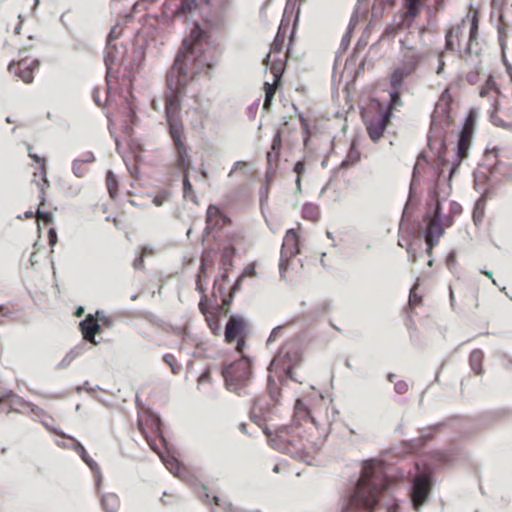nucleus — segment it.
I'll return each mask as SVG.
<instances>
[{"instance_id": "nucleus-1", "label": "nucleus", "mask_w": 512, "mask_h": 512, "mask_svg": "<svg viewBox=\"0 0 512 512\" xmlns=\"http://www.w3.org/2000/svg\"><path fill=\"white\" fill-rule=\"evenodd\" d=\"M197 44L189 40L183 41V49L179 51L175 62L166 77L169 94L165 96V119L175 154V165L187 170L191 164L186 145V134L180 117L181 95L189 82L190 75L200 72V60L195 57Z\"/></svg>"}, {"instance_id": "nucleus-2", "label": "nucleus", "mask_w": 512, "mask_h": 512, "mask_svg": "<svg viewBox=\"0 0 512 512\" xmlns=\"http://www.w3.org/2000/svg\"><path fill=\"white\" fill-rule=\"evenodd\" d=\"M270 441L275 449L303 460L317 452L323 443L319 435L307 429L301 421L295 420V415L293 423L278 429Z\"/></svg>"}, {"instance_id": "nucleus-3", "label": "nucleus", "mask_w": 512, "mask_h": 512, "mask_svg": "<svg viewBox=\"0 0 512 512\" xmlns=\"http://www.w3.org/2000/svg\"><path fill=\"white\" fill-rule=\"evenodd\" d=\"M336 413L332 401L324 397L313 399L308 405L298 399L294 406L295 420L301 421L307 429L319 435L321 441L328 435Z\"/></svg>"}, {"instance_id": "nucleus-4", "label": "nucleus", "mask_w": 512, "mask_h": 512, "mask_svg": "<svg viewBox=\"0 0 512 512\" xmlns=\"http://www.w3.org/2000/svg\"><path fill=\"white\" fill-rule=\"evenodd\" d=\"M387 488L382 470L373 461L365 463L357 483L353 501L365 509H373L379 500L380 493Z\"/></svg>"}, {"instance_id": "nucleus-5", "label": "nucleus", "mask_w": 512, "mask_h": 512, "mask_svg": "<svg viewBox=\"0 0 512 512\" xmlns=\"http://www.w3.org/2000/svg\"><path fill=\"white\" fill-rule=\"evenodd\" d=\"M294 35V27H291L290 19L283 17L279 25L277 34L269 53L263 60V64L269 67L273 76H275V82H278L286 67L288 59L289 48L284 49L286 46V39L289 37L290 41Z\"/></svg>"}, {"instance_id": "nucleus-6", "label": "nucleus", "mask_w": 512, "mask_h": 512, "mask_svg": "<svg viewBox=\"0 0 512 512\" xmlns=\"http://www.w3.org/2000/svg\"><path fill=\"white\" fill-rule=\"evenodd\" d=\"M411 35L412 33H408L404 39L400 40L401 60L390 75V86L392 88H400L404 80L414 74L425 59L424 53L410 44L409 37Z\"/></svg>"}, {"instance_id": "nucleus-7", "label": "nucleus", "mask_w": 512, "mask_h": 512, "mask_svg": "<svg viewBox=\"0 0 512 512\" xmlns=\"http://www.w3.org/2000/svg\"><path fill=\"white\" fill-rule=\"evenodd\" d=\"M478 34V18L473 16L470 29L468 42L462 46V42L466 39V23L462 20L459 23L451 24L445 31V50L457 51L459 53L470 54L471 43L474 41Z\"/></svg>"}, {"instance_id": "nucleus-8", "label": "nucleus", "mask_w": 512, "mask_h": 512, "mask_svg": "<svg viewBox=\"0 0 512 512\" xmlns=\"http://www.w3.org/2000/svg\"><path fill=\"white\" fill-rule=\"evenodd\" d=\"M415 468V475L410 476L411 489L409 495L413 509L419 511L430 497L433 487V475L429 467L421 469L420 465L416 463Z\"/></svg>"}, {"instance_id": "nucleus-9", "label": "nucleus", "mask_w": 512, "mask_h": 512, "mask_svg": "<svg viewBox=\"0 0 512 512\" xmlns=\"http://www.w3.org/2000/svg\"><path fill=\"white\" fill-rule=\"evenodd\" d=\"M302 361V354L297 341H288L281 346L272 359L270 371L284 373L287 377L293 378V369Z\"/></svg>"}, {"instance_id": "nucleus-10", "label": "nucleus", "mask_w": 512, "mask_h": 512, "mask_svg": "<svg viewBox=\"0 0 512 512\" xmlns=\"http://www.w3.org/2000/svg\"><path fill=\"white\" fill-rule=\"evenodd\" d=\"M137 426L149 447L159 454L165 442L159 417L153 413L144 412L138 417Z\"/></svg>"}, {"instance_id": "nucleus-11", "label": "nucleus", "mask_w": 512, "mask_h": 512, "mask_svg": "<svg viewBox=\"0 0 512 512\" xmlns=\"http://www.w3.org/2000/svg\"><path fill=\"white\" fill-rule=\"evenodd\" d=\"M251 363L249 359L242 355L241 359L227 365L223 369L228 389L239 394V389L245 387L251 378Z\"/></svg>"}, {"instance_id": "nucleus-12", "label": "nucleus", "mask_w": 512, "mask_h": 512, "mask_svg": "<svg viewBox=\"0 0 512 512\" xmlns=\"http://www.w3.org/2000/svg\"><path fill=\"white\" fill-rule=\"evenodd\" d=\"M428 0H403L400 21L386 27L382 38H393L402 29H409Z\"/></svg>"}, {"instance_id": "nucleus-13", "label": "nucleus", "mask_w": 512, "mask_h": 512, "mask_svg": "<svg viewBox=\"0 0 512 512\" xmlns=\"http://www.w3.org/2000/svg\"><path fill=\"white\" fill-rule=\"evenodd\" d=\"M500 95L499 88L497 87L492 76H489L485 85L481 87L479 96L481 98H488L490 102L491 119L493 123L499 127L511 128L512 122L505 121L501 116V111L498 107V98Z\"/></svg>"}, {"instance_id": "nucleus-14", "label": "nucleus", "mask_w": 512, "mask_h": 512, "mask_svg": "<svg viewBox=\"0 0 512 512\" xmlns=\"http://www.w3.org/2000/svg\"><path fill=\"white\" fill-rule=\"evenodd\" d=\"M425 221H427V228L425 233V241H437L444 234L445 227H450L453 224V220L450 216H442L441 204L437 199L435 209L432 216L426 215Z\"/></svg>"}, {"instance_id": "nucleus-15", "label": "nucleus", "mask_w": 512, "mask_h": 512, "mask_svg": "<svg viewBox=\"0 0 512 512\" xmlns=\"http://www.w3.org/2000/svg\"><path fill=\"white\" fill-rule=\"evenodd\" d=\"M39 68V61L31 57H23L16 61H11L8 65V72L23 81L31 84L34 80V72Z\"/></svg>"}, {"instance_id": "nucleus-16", "label": "nucleus", "mask_w": 512, "mask_h": 512, "mask_svg": "<svg viewBox=\"0 0 512 512\" xmlns=\"http://www.w3.org/2000/svg\"><path fill=\"white\" fill-rule=\"evenodd\" d=\"M299 253V236L294 229H289L283 239L279 272L282 278L288 269L290 259Z\"/></svg>"}, {"instance_id": "nucleus-17", "label": "nucleus", "mask_w": 512, "mask_h": 512, "mask_svg": "<svg viewBox=\"0 0 512 512\" xmlns=\"http://www.w3.org/2000/svg\"><path fill=\"white\" fill-rule=\"evenodd\" d=\"M390 112L378 111L365 117L367 133L373 142L379 141L390 124Z\"/></svg>"}, {"instance_id": "nucleus-18", "label": "nucleus", "mask_w": 512, "mask_h": 512, "mask_svg": "<svg viewBox=\"0 0 512 512\" xmlns=\"http://www.w3.org/2000/svg\"><path fill=\"white\" fill-rule=\"evenodd\" d=\"M245 338V322L241 318L231 317L225 328V342H236V351L242 355L245 346Z\"/></svg>"}, {"instance_id": "nucleus-19", "label": "nucleus", "mask_w": 512, "mask_h": 512, "mask_svg": "<svg viewBox=\"0 0 512 512\" xmlns=\"http://www.w3.org/2000/svg\"><path fill=\"white\" fill-rule=\"evenodd\" d=\"M475 124L476 114L474 111H470L459 135V140L457 144V156L459 160L465 159L468 155V150L471 146Z\"/></svg>"}, {"instance_id": "nucleus-20", "label": "nucleus", "mask_w": 512, "mask_h": 512, "mask_svg": "<svg viewBox=\"0 0 512 512\" xmlns=\"http://www.w3.org/2000/svg\"><path fill=\"white\" fill-rule=\"evenodd\" d=\"M4 404H8L7 409H3V412L9 414L12 411H20V409L28 408L29 402L24 400L22 397L14 393L13 391L4 392L0 396V409Z\"/></svg>"}, {"instance_id": "nucleus-21", "label": "nucleus", "mask_w": 512, "mask_h": 512, "mask_svg": "<svg viewBox=\"0 0 512 512\" xmlns=\"http://www.w3.org/2000/svg\"><path fill=\"white\" fill-rule=\"evenodd\" d=\"M79 327L83 339L96 345L95 335L100 331V325L97 319L92 314H88L85 319L80 322Z\"/></svg>"}, {"instance_id": "nucleus-22", "label": "nucleus", "mask_w": 512, "mask_h": 512, "mask_svg": "<svg viewBox=\"0 0 512 512\" xmlns=\"http://www.w3.org/2000/svg\"><path fill=\"white\" fill-rule=\"evenodd\" d=\"M199 310L205 316V320L214 335L220 332V321L216 312L210 310L208 298L206 295L201 296L199 302Z\"/></svg>"}, {"instance_id": "nucleus-23", "label": "nucleus", "mask_w": 512, "mask_h": 512, "mask_svg": "<svg viewBox=\"0 0 512 512\" xmlns=\"http://www.w3.org/2000/svg\"><path fill=\"white\" fill-rule=\"evenodd\" d=\"M282 149V134L278 130L272 141L270 151L267 152V162L270 167L277 165L279 162L280 151Z\"/></svg>"}, {"instance_id": "nucleus-24", "label": "nucleus", "mask_w": 512, "mask_h": 512, "mask_svg": "<svg viewBox=\"0 0 512 512\" xmlns=\"http://www.w3.org/2000/svg\"><path fill=\"white\" fill-rule=\"evenodd\" d=\"M361 160V152L357 147V143L355 140L352 141L350 149L345 157V159L342 161L340 167L341 168H348L351 166L356 165Z\"/></svg>"}, {"instance_id": "nucleus-25", "label": "nucleus", "mask_w": 512, "mask_h": 512, "mask_svg": "<svg viewBox=\"0 0 512 512\" xmlns=\"http://www.w3.org/2000/svg\"><path fill=\"white\" fill-rule=\"evenodd\" d=\"M484 354L480 349H475L470 353L469 364L471 369L477 375H481L484 372L483 369Z\"/></svg>"}, {"instance_id": "nucleus-26", "label": "nucleus", "mask_w": 512, "mask_h": 512, "mask_svg": "<svg viewBox=\"0 0 512 512\" xmlns=\"http://www.w3.org/2000/svg\"><path fill=\"white\" fill-rule=\"evenodd\" d=\"M281 79L278 82H275V76H273V82L264 83V91H265V99L263 103V109L268 111L271 107L272 100L274 98L275 92L277 88L280 86Z\"/></svg>"}, {"instance_id": "nucleus-27", "label": "nucleus", "mask_w": 512, "mask_h": 512, "mask_svg": "<svg viewBox=\"0 0 512 512\" xmlns=\"http://www.w3.org/2000/svg\"><path fill=\"white\" fill-rule=\"evenodd\" d=\"M16 490L17 484L11 477L0 475V496H13Z\"/></svg>"}, {"instance_id": "nucleus-28", "label": "nucleus", "mask_w": 512, "mask_h": 512, "mask_svg": "<svg viewBox=\"0 0 512 512\" xmlns=\"http://www.w3.org/2000/svg\"><path fill=\"white\" fill-rule=\"evenodd\" d=\"M28 155L32 160H34L36 163L39 164L38 169H40V175H41V181L39 182V185L41 187L47 186L48 179H47L46 159L44 157H40L37 154L33 153L31 147H28Z\"/></svg>"}, {"instance_id": "nucleus-29", "label": "nucleus", "mask_w": 512, "mask_h": 512, "mask_svg": "<svg viewBox=\"0 0 512 512\" xmlns=\"http://www.w3.org/2000/svg\"><path fill=\"white\" fill-rule=\"evenodd\" d=\"M102 507L106 512H117L120 507L119 497L114 493H108L102 497Z\"/></svg>"}, {"instance_id": "nucleus-30", "label": "nucleus", "mask_w": 512, "mask_h": 512, "mask_svg": "<svg viewBox=\"0 0 512 512\" xmlns=\"http://www.w3.org/2000/svg\"><path fill=\"white\" fill-rule=\"evenodd\" d=\"M302 217L311 222H317L320 218L319 206L313 203H307L302 208Z\"/></svg>"}, {"instance_id": "nucleus-31", "label": "nucleus", "mask_w": 512, "mask_h": 512, "mask_svg": "<svg viewBox=\"0 0 512 512\" xmlns=\"http://www.w3.org/2000/svg\"><path fill=\"white\" fill-rule=\"evenodd\" d=\"M223 221V215L219 207L210 205L206 212V222L210 226H218Z\"/></svg>"}, {"instance_id": "nucleus-32", "label": "nucleus", "mask_w": 512, "mask_h": 512, "mask_svg": "<svg viewBox=\"0 0 512 512\" xmlns=\"http://www.w3.org/2000/svg\"><path fill=\"white\" fill-rule=\"evenodd\" d=\"M40 181H41L40 169H37L33 173L32 183H34L37 186V188H38V191H39L38 198L40 200V206H45V203H46V191L50 187V183L48 182L47 186L41 187L39 185Z\"/></svg>"}, {"instance_id": "nucleus-33", "label": "nucleus", "mask_w": 512, "mask_h": 512, "mask_svg": "<svg viewBox=\"0 0 512 512\" xmlns=\"http://www.w3.org/2000/svg\"><path fill=\"white\" fill-rule=\"evenodd\" d=\"M205 278H206V266H205V263L202 261V263L199 267L198 273L196 275V289L202 294V296L206 295L205 294V291H206Z\"/></svg>"}, {"instance_id": "nucleus-34", "label": "nucleus", "mask_w": 512, "mask_h": 512, "mask_svg": "<svg viewBox=\"0 0 512 512\" xmlns=\"http://www.w3.org/2000/svg\"><path fill=\"white\" fill-rule=\"evenodd\" d=\"M106 185L110 196L115 199L118 195V181L112 171L107 172Z\"/></svg>"}, {"instance_id": "nucleus-35", "label": "nucleus", "mask_w": 512, "mask_h": 512, "mask_svg": "<svg viewBox=\"0 0 512 512\" xmlns=\"http://www.w3.org/2000/svg\"><path fill=\"white\" fill-rule=\"evenodd\" d=\"M451 103H452V95L450 93V90L448 88H446L442 92V94L437 102L436 107H437V109L444 107L443 111L448 112Z\"/></svg>"}, {"instance_id": "nucleus-36", "label": "nucleus", "mask_w": 512, "mask_h": 512, "mask_svg": "<svg viewBox=\"0 0 512 512\" xmlns=\"http://www.w3.org/2000/svg\"><path fill=\"white\" fill-rule=\"evenodd\" d=\"M163 361L170 367L171 372L174 375L179 374V372L181 371L182 367L178 363L176 357L173 354H171V353L165 354L163 356Z\"/></svg>"}, {"instance_id": "nucleus-37", "label": "nucleus", "mask_w": 512, "mask_h": 512, "mask_svg": "<svg viewBox=\"0 0 512 512\" xmlns=\"http://www.w3.org/2000/svg\"><path fill=\"white\" fill-rule=\"evenodd\" d=\"M44 206H38L35 217L38 223L42 222L44 225H50L53 222V214L43 210Z\"/></svg>"}, {"instance_id": "nucleus-38", "label": "nucleus", "mask_w": 512, "mask_h": 512, "mask_svg": "<svg viewBox=\"0 0 512 512\" xmlns=\"http://www.w3.org/2000/svg\"><path fill=\"white\" fill-rule=\"evenodd\" d=\"M95 160V157L92 153L88 152L85 153L81 158L74 160L73 162V171L77 176H80V174L77 172V169L79 166H82L86 163H92Z\"/></svg>"}, {"instance_id": "nucleus-39", "label": "nucleus", "mask_w": 512, "mask_h": 512, "mask_svg": "<svg viewBox=\"0 0 512 512\" xmlns=\"http://www.w3.org/2000/svg\"><path fill=\"white\" fill-rule=\"evenodd\" d=\"M394 91L390 93V103L387 109L384 112H390V117H392L393 110L397 105H401L400 94L398 92L399 88H393Z\"/></svg>"}, {"instance_id": "nucleus-40", "label": "nucleus", "mask_w": 512, "mask_h": 512, "mask_svg": "<svg viewBox=\"0 0 512 512\" xmlns=\"http://www.w3.org/2000/svg\"><path fill=\"white\" fill-rule=\"evenodd\" d=\"M75 450L80 454L82 460L88 464L91 468L93 467V465H95V462L93 461V459L88 455L87 451L85 450V448L82 446V444H80L79 442L76 443L75 445Z\"/></svg>"}, {"instance_id": "nucleus-41", "label": "nucleus", "mask_w": 512, "mask_h": 512, "mask_svg": "<svg viewBox=\"0 0 512 512\" xmlns=\"http://www.w3.org/2000/svg\"><path fill=\"white\" fill-rule=\"evenodd\" d=\"M417 286L418 285L415 284L414 287L410 291L408 304L411 308H415L422 304V297L415 292V290L417 289Z\"/></svg>"}, {"instance_id": "nucleus-42", "label": "nucleus", "mask_w": 512, "mask_h": 512, "mask_svg": "<svg viewBox=\"0 0 512 512\" xmlns=\"http://www.w3.org/2000/svg\"><path fill=\"white\" fill-rule=\"evenodd\" d=\"M446 51L447 50H445V48H444L443 50H441L437 53V67L435 69V72L437 75H443V73L445 71L446 63L444 60V56H445Z\"/></svg>"}, {"instance_id": "nucleus-43", "label": "nucleus", "mask_w": 512, "mask_h": 512, "mask_svg": "<svg viewBox=\"0 0 512 512\" xmlns=\"http://www.w3.org/2000/svg\"><path fill=\"white\" fill-rule=\"evenodd\" d=\"M257 275L255 264L252 263L249 266H247L242 273V275L239 277L237 283L232 287L231 291L234 292L237 288L238 283L241 281L243 277H255Z\"/></svg>"}, {"instance_id": "nucleus-44", "label": "nucleus", "mask_w": 512, "mask_h": 512, "mask_svg": "<svg viewBox=\"0 0 512 512\" xmlns=\"http://www.w3.org/2000/svg\"><path fill=\"white\" fill-rule=\"evenodd\" d=\"M433 460L441 464H446L451 461L452 456L445 451H436L432 454Z\"/></svg>"}, {"instance_id": "nucleus-45", "label": "nucleus", "mask_w": 512, "mask_h": 512, "mask_svg": "<svg viewBox=\"0 0 512 512\" xmlns=\"http://www.w3.org/2000/svg\"><path fill=\"white\" fill-rule=\"evenodd\" d=\"M15 313L14 307L8 304L0 305V324L2 323V318L12 317Z\"/></svg>"}, {"instance_id": "nucleus-46", "label": "nucleus", "mask_w": 512, "mask_h": 512, "mask_svg": "<svg viewBox=\"0 0 512 512\" xmlns=\"http://www.w3.org/2000/svg\"><path fill=\"white\" fill-rule=\"evenodd\" d=\"M294 171L297 174V185L300 187L301 176L305 172V163L303 161H298L294 166Z\"/></svg>"}, {"instance_id": "nucleus-47", "label": "nucleus", "mask_w": 512, "mask_h": 512, "mask_svg": "<svg viewBox=\"0 0 512 512\" xmlns=\"http://www.w3.org/2000/svg\"><path fill=\"white\" fill-rule=\"evenodd\" d=\"M462 213V207L456 202L449 203V215L452 219L454 216H458Z\"/></svg>"}, {"instance_id": "nucleus-48", "label": "nucleus", "mask_w": 512, "mask_h": 512, "mask_svg": "<svg viewBox=\"0 0 512 512\" xmlns=\"http://www.w3.org/2000/svg\"><path fill=\"white\" fill-rule=\"evenodd\" d=\"M110 47L107 46V49H106V55H105V64H106V67H107V77H109L111 75V64L113 63V58L110 54Z\"/></svg>"}, {"instance_id": "nucleus-49", "label": "nucleus", "mask_w": 512, "mask_h": 512, "mask_svg": "<svg viewBox=\"0 0 512 512\" xmlns=\"http://www.w3.org/2000/svg\"><path fill=\"white\" fill-rule=\"evenodd\" d=\"M183 189H184V196H188L189 194H191L193 192L192 184L190 183L189 178L186 173L184 174V179H183Z\"/></svg>"}, {"instance_id": "nucleus-50", "label": "nucleus", "mask_w": 512, "mask_h": 512, "mask_svg": "<svg viewBox=\"0 0 512 512\" xmlns=\"http://www.w3.org/2000/svg\"><path fill=\"white\" fill-rule=\"evenodd\" d=\"M283 330V327L282 326H278L276 328H274L268 338V343H271V342H274L276 341V339L278 338V336L281 334Z\"/></svg>"}, {"instance_id": "nucleus-51", "label": "nucleus", "mask_w": 512, "mask_h": 512, "mask_svg": "<svg viewBox=\"0 0 512 512\" xmlns=\"http://www.w3.org/2000/svg\"><path fill=\"white\" fill-rule=\"evenodd\" d=\"M48 241L51 247L57 243V233L54 228H50L48 231Z\"/></svg>"}, {"instance_id": "nucleus-52", "label": "nucleus", "mask_w": 512, "mask_h": 512, "mask_svg": "<svg viewBox=\"0 0 512 512\" xmlns=\"http://www.w3.org/2000/svg\"><path fill=\"white\" fill-rule=\"evenodd\" d=\"M168 199V195L166 193L158 194L153 198V203L156 206H161Z\"/></svg>"}, {"instance_id": "nucleus-53", "label": "nucleus", "mask_w": 512, "mask_h": 512, "mask_svg": "<svg viewBox=\"0 0 512 512\" xmlns=\"http://www.w3.org/2000/svg\"><path fill=\"white\" fill-rule=\"evenodd\" d=\"M246 162L244 161H237L234 163L233 165V168L231 169V171L229 172V176H231L236 170H242V169H245L246 168Z\"/></svg>"}, {"instance_id": "nucleus-54", "label": "nucleus", "mask_w": 512, "mask_h": 512, "mask_svg": "<svg viewBox=\"0 0 512 512\" xmlns=\"http://www.w3.org/2000/svg\"><path fill=\"white\" fill-rule=\"evenodd\" d=\"M24 410H28L31 413H34L36 415H39V414L42 413V409L40 407H38L37 405L31 403V402H29L28 408H25Z\"/></svg>"}, {"instance_id": "nucleus-55", "label": "nucleus", "mask_w": 512, "mask_h": 512, "mask_svg": "<svg viewBox=\"0 0 512 512\" xmlns=\"http://www.w3.org/2000/svg\"><path fill=\"white\" fill-rule=\"evenodd\" d=\"M155 2H156V0H140L134 4V9L135 10L142 9V8L144 9L146 3L152 4Z\"/></svg>"}, {"instance_id": "nucleus-56", "label": "nucleus", "mask_w": 512, "mask_h": 512, "mask_svg": "<svg viewBox=\"0 0 512 512\" xmlns=\"http://www.w3.org/2000/svg\"><path fill=\"white\" fill-rule=\"evenodd\" d=\"M439 242L437 241H431L430 242H426L427 244V250H426V253L429 257H432V254H433V248L438 245Z\"/></svg>"}, {"instance_id": "nucleus-57", "label": "nucleus", "mask_w": 512, "mask_h": 512, "mask_svg": "<svg viewBox=\"0 0 512 512\" xmlns=\"http://www.w3.org/2000/svg\"><path fill=\"white\" fill-rule=\"evenodd\" d=\"M287 469H288V467L286 464L277 463L273 467V472H275V473L285 472V471H287Z\"/></svg>"}, {"instance_id": "nucleus-58", "label": "nucleus", "mask_w": 512, "mask_h": 512, "mask_svg": "<svg viewBox=\"0 0 512 512\" xmlns=\"http://www.w3.org/2000/svg\"><path fill=\"white\" fill-rule=\"evenodd\" d=\"M395 389L398 393H405L408 389V386L405 382H398L395 385Z\"/></svg>"}, {"instance_id": "nucleus-59", "label": "nucleus", "mask_w": 512, "mask_h": 512, "mask_svg": "<svg viewBox=\"0 0 512 512\" xmlns=\"http://www.w3.org/2000/svg\"><path fill=\"white\" fill-rule=\"evenodd\" d=\"M232 0H217L216 5L221 9H226L231 5Z\"/></svg>"}, {"instance_id": "nucleus-60", "label": "nucleus", "mask_w": 512, "mask_h": 512, "mask_svg": "<svg viewBox=\"0 0 512 512\" xmlns=\"http://www.w3.org/2000/svg\"><path fill=\"white\" fill-rule=\"evenodd\" d=\"M446 263H447L448 268H450V269L452 268L453 265L456 264V258H455L454 253H450L448 255Z\"/></svg>"}, {"instance_id": "nucleus-61", "label": "nucleus", "mask_w": 512, "mask_h": 512, "mask_svg": "<svg viewBox=\"0 0 512 512\" xmlns=\"http://www.w3.org/2000/svg\"><path fill=\"white\" fill-rule=\"evenodd\" d=\"M205 501L209 504L214 503L215 505H220L219 498L217 496L210 497L207 493L205 494Z\"/></svg>"}, {"instance_id": "nucleus-62", "label": "nucleus", "mask_w": 512, "mask_h": 512, "mask_svg": "<svg viewBox=\"0 0 512 512\" xmlns=\"http://www.w3.org/2000/svg\"><path fill=\"white\" fill-rule=\"evenodd\" d=\"M135 269H141L144 267V259L142 256H139L133 263Z\"/></svg>"}, {"instance_id": "nucleus-63", "label": "nucleus", "mask_w": 512, "mask_h": 512, "mask_svg": "<svg viewBox=\"0 0 512 512\" xmlns=\"http://www.w3.org/2000/svg\"><path fill=\"white\" fill-rule=\"evenodd\" d=\"M208 378H209V372H208V371H206V372H204V373L199 377L198 381H199V382H202V381H204V380H206V379H208Z\"/></svg>"}, {"instance_id": "nucleus-64", "label": "nucleus", "mask_w": 512, "mask_h": 512, "mask_svg": "<svg viewBox=\"0 0 512 512\" xmlns=\"http://www.w3.org/2000/svg\"><path fill=\"white\" fill-rule=\"evenodd\" d=\"M84 313V308L83 307H78L76 312H75V316L76 317H81Z\"/></svg>"}]
</instances>
